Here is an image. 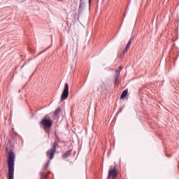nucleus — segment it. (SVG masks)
<instances>
[{
	"label": "nucleus",
	"mask_w": 179,
	"mask_h": 179,
	"mask_svg": "<svg viewBox=\"0 0 179 179\" xmlns=\"http://www.w3.org/2000/svg\"><path fill=\"white\" fill-rule=\"evenodd\" d=\"M15 159L16 157L15 156V153L13 150H10L8 152L7 161L8 179H14Z\"/></svg>",
	"instance_id": "1"
},
{
	"label": "nucleus",
	"mask_w": 179,
	"mask_h": 179,
	"mask_svg": "<svg viewBox=\"0 0 179 179\" xmlns=\"http://www.w3.org/2000/svg\"><path fill=\"white\" fill-rule=\"evenodd\" d=\"M40 124L41 125H43L45 134H48V136H50V134H51V128L52 127V120L51 119V117H50V115H45L40 122Z\"/></svg>",
	"instance_id": "2"
},
{
	"label": "nucleus",
	"mask_w": 179,
	"mask_h": 179,
	"mask_svg": "<svg viewBox=\"0 0 179 179\" xmlns=\"http://www.w3.org/2000/svg\"><path fill=\"white\" fill-rule=\"evenodd\" d=\"M59 145H58V141H55L53 144L52 145L51 149L48 150L46 152V156L50 159V160H52L54 159V155L57 152V148H59Z\"/></svg>",
	"instance_id": "3"
},
{
	"label": "nucleus",
	"mask_w": 179,
	"mask_h": 179,
	"mask_svg": "<svg viewBox=\"0 0 179 179\" xmlns=\"http://www.w3.org/2000/svg\"><path fill=\"white\" fill-rule=\"evenodd\" d=\"M68 96H69V84L66 83H65L64 89L61 96V101H64V100H66V99H68Z\"/></svg>",
	"instance_id": "4"
},
{
	"label": "nucleus",
	"mask_w": 179,
	"mask_h": 179,
	"mask_svg": "<svg viewBox=\"0 0 179 179\" xmlns=\"http://www.w3.org/2000/svg\"><path fill=\"white\" fill-rule=\"evenodd\" d=\"M118 176V171L115 166L113 169H109L107 179H116Z\"/></svg>",
	"instance_id": "5"
},
{
	"label": "nucleus",
	"mask_w": 179,
	"mask_h": 179,
	"mask_svg": "<svg viewBox=\"0 0 179 179\" xmlns=\"http://www.w3.org/2000/svg\"><path fill=\"white\" fill-rule=\"evenodd\" d=\"M50 161L48 160V162L45 164V165L43 168V171L40 173L41 177H43V178H47L48 177V173H45L44 171L48 169V166H50Z\"/></svg>",
	"instance_id": "6"
},
{
	"label": "nucleus",
	"mask_w": 179,
	"mask_h": 179,
	"mask_svg": "<svg viewBox=\"0 0 179 179\" xmlns=\"http://www.w3.org/2000/svg\"><path fill=\"white\" fill-rule=\"evenodd\" d=\"M121 71H122V66H120L117 70H116V74L115 76V85L118 83V79H120V75L121 73Z\"/></svg>",
	"instance_id": "7"
},
{
	"label": "nucleus",
	"mask_w": 179,
	"mask_h": 179,
	"mask_svg": "<svg viewBox=\"0 0 179 179\" xmlns=\"http://www.w3.org/2000/svg\"><path fill=\"white\" fill-rule=\"evenodd\" d=\"M134 40V38H131L128 43L127 44L125 48L123 50L124 53L127 54V52H128V50H129L130 47H131V44H132V41Z\"/></svg>",
	"instance_id": "8"
},
{
	"label": "nucleus",
	"mask_w": 179,
	"mask_h": 179,
	"mask_svg": "<svg viewBox=\"0 0 179 179\" xmlns=\"http://www.w3.org/2000/svg\"><path fill=\"white\" fill-rule=\"evenodd\" d=\"M85 0H80V5L78 7V15H80L81 13L83 12V6L85 5Z\"/></svg>",
	"instance_id": "9"
},
{
	"label": "nucleus",
	"mask_w": 179,
	"mask_h": 179,
	"mask_svg": "<svg viewBox=\"0 0 179 179\" xmlns=\"http://www.w3.org/2000/svg\"><path fill=\"white\" fill-rule=\"evenodd\" d=\"M72 155V150H69L66 151L62 155V159H68V157L71 156Z\"/></svg>",
	"instance_id": "10"
},
{
	"label": "nucleus",
	"mask_w": 179,
	"mask_h": 179,
	"mask_svg": "<svg viewBox=\"0 0 179 179\" xmlns=\"http://www.w3.org/2000/svg\"><path fill=\"white\" fill-rule=\"evenodd\" d=\"M127 94H128V90H124L120 95V99H124L127 97Z\"/></svg>",
	"instance_id": "11"
},
{
	"label": "nucleus",
	"mask_w": 179,
	"mask_h": 179,
	"mask_svg": "<svg viewBox=\"0 0 179 179\" xmlns=\"http://www.w3.org/2000/svg\"><path fill=\"white\" fill-rule=\"evenodd\" d=\"M11 139L13 141V143H15V142L17 141V136L16 134H12Z\"/></svg>",
	"instance_id": "12"
},
{
	"label": "nucleus",
	"mask_w": 179,
	"mask_h": 179,
	"mask_svg": "<svg viewBox=\"0 0 179 179\" xmlns=\"http://www.w3.org/2000/svg\"><path fill=\"white\" fill-rule=\"evenodd\" d=\"M60 113H61V108H57L55 110L54 114H55V115H58V114Z\"/></svg>",
	"instance_id": "13"
},
{
	"label": "nucleus",
	"mask_w": 179,
	"mask_h": 179,
	"mask_svg": "<svg viewBox=\"0 0 179 179\" xmlns=\"http://www.w3.org/2000/svg\"><path fill=\"white\" fill-rule=\"evenodd\" d=\"M124 55H125V53H124V52H122V53L120 55V57H124Z\"/></svg>",
	"instance_id": "14"
},
{
	"label": "nucleus",
	"mask_w": 179,
	"mask_h": 179,
	"mask_svg": "<svg viewBox=\"0 0 179 179\" xmlns=\"http://www.w3.org/2000/svg\"><path fill=\"white\" fill-rule=\"evenodd\" d=\"M91 3H92V0H89V4H90V6L91 5Z\"/></svg>",
	"instance_id": "15"
},
{
	"label": "nucleus",
	"mask_w": 179,
	"mask_h": 179,
	"mask_svg": "<svg viewBox=\"0 0 179 179\" xmlns=\"http://www.w3.org/2000/svg\"><path fill=\"white\" fill-rule=\"evenodd\" d=\"M166 156H167L168 157H170V156H169L168 155H166Z\"/></svg>",
	"instance_id": "16"
}]
</instances>
